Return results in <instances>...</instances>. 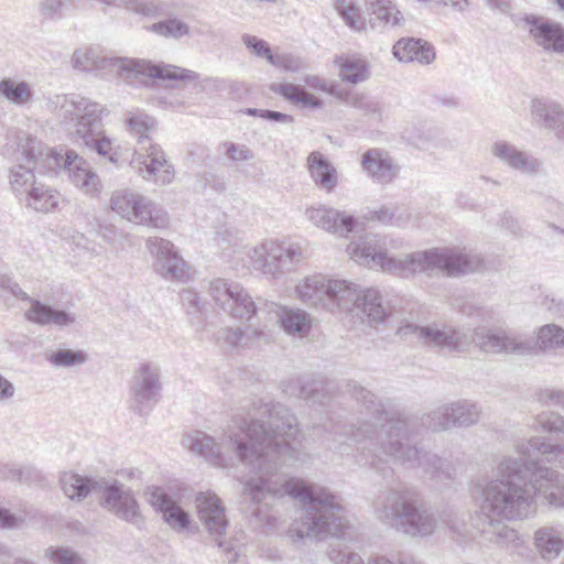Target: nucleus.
Returning a JSON list of instances; mask_svg holds the SVG:
<instances>
[{
    "mask_svg": "<svg viewBox=\"0 0 564 564\" xmlns=\"http://www.w3.org/2000/svg\"><path fill=\"white\" fill-rule=\"evenodd\" d=\"M130 165L143 180L161 185L172 183L175 176L174 167L167 162L164 151L153 142L137 148Z\"/></svg>",
    "mask_w": 564,
    "mask_h": 564,
    "instance_id": "nucleus-19",
    "label": "nucleus"
},
{
    "mask_svg": "<svg viewBox=\"0 0 564 564\" xmlns=\"http://www.w3.org/2000/svg\"><path fill=\"white\" fill-rule=\"evenodd\" d=\"M180 6L174 0H128L127 11L149 19H169L176 14Z\"/></svg>",
    "mask_w": 564,
    "mask_h": 564,
    "instance_id": "nucleus-35",
    "label": "nucleus"
},
{
    "mask_svg": "<svg viewBox=\"0 0 564 564\" xmlns=\"http://www.w3.org/2000/svg\"><path fill=\"white\" fill-rule=\"evenodd\" d=\"M351 397L368 416L359 426L345 432L348 438L360 444L358 464L387 476L388 458L410 468L421 467L435 484H447L455 476L453 464L436 454L423 452L412 445L411 422L394 417L377 395L357 382L347 384Z\"/></svg>",
    "mask_w": 564,
    "mask_h": 564,
    "instance_id": "nucleus-2",
    "label": "nucleus"
},
{
    "mask_svg": "<svg viewBox=\"0 0 564 564\" xmlns=\"http://www.w3.org/2000/svg\"><path fill=\"white\" fill-rule=\"evenodd\" d=\"M180 296L182 304L186 308L188 314H196L202 312L204 305L198 294L194 290H183Z\"/></svg>",
    "mask_w": 564,
    "mask_h": 564,
    "instance_id": "nucleus-54",
    "label": "nucleus"
},
{
    "mask_svg": "<svg viewBox=\"0 0 564 564\" xmlns=\"http://www.w3.org/2000/svg\"><path fill=\"white\" fill-rule=\"evenodd\" d=\"M351 106L367 116L372 117L375 120H382L383 105L365 94H356L351 98Z\"/></svg>",
    "mask_w": 564,
    "mask_h": 564,
    "instance_id": "nucleus-47",
    "label": "nucleus"
},
{
    "mask_svg": "<svg viewBox=\"0 0 564 564\" xmlns=\"http://www.w3.org/2000/svg\"><path fill=\"white\" fill-rule=\"evenodd\" d=\"M218 150L224 152L231 162L250 161L254 158V154L249 147L231 141L221 142Z\"/></svg>",
    "mask_w": 564,
    "mask_h": 564,
    "instance_id": "nucleus-49",
    "label": "nucleus"
},
{
    "mask_svg": "<svg viewBox=\"0 0 564 564\" xmlns=\"http://www.w3.org/2000/svg\"><path fill=\"white\" fill-rule=\"evenodd\" d=\"M106 109L98 102L80 96L65 97L61 105L62 123L76 141L95 151L109 162L118 163V153L112 141L101 130V117Z\"/></svg>",
    "mask_w": 564,
    "mask_h": 564,
    "instance_id": "nucleus-10",
    "label": "nucleus"
},
{
    "mask_svg": "<svg viewBox=\"0 0 564 564\" xmlns=\"http://www.w3.org/2000/svg\"><path fill=\"white\" fill-rule=\"evenodd\" d=\"M62 490L72 500H83L90 494L100 498V506L118 519L141 528L144 523L133 491L117 479L90 478L68 471L61 476Z\"/></svg>",
    "mask_w": 564,
    "mask_h": 564,
    "instance_id": "nucleus-7",
    "label": "nucleus"
},
{
    "mask_svg": "<svg viewBox=\"0 0 564 564\" xmlns=\"http://www.w3.org/2000/svg\"><path fill=\"white\" fill-rule=\"evenodd\" d=\"M523 21L530 26L529 33L539 46L545 51L564 53V28L560 23L533 14L524 15Z\"/></svg>",
    "mask_w": 564,
    "mask_h": 564,
    "instance_id": "nucleus-28",
    "label": "nucleus"
},
{
    "mask_svg": "<svg viewBox=\"0 0 564 564\" xmlns=\"http://www.w3.org/2000/svg\"><path fill=\"white\" fill-rule=\"evenodd\" d=\"M23 518L10 512L8 509L0 507V529L13 530L23 523Z\"/></svg>",
    "mask_w": 564,
    "mask_h": 564,
    "instance_id": "nucleus-57",
    "label": "nucleus"
},
{
    "mask_svg": "<svg viewBox=\"0 0 564 564\" xmlns=\"http://www.w3.org/2000/svg\"><path fill=\"white\" fill-rule=\"evenodd\" d=\"M269 63L293 73L299 72L303 67L302 59L293 54L270 55Z\"/></svg>",
    "mask_w": 564,
    "mask_h": 564,
    "instance_id": "nucleus-52",
    "label": "nucleus"
},
{
    "mask_svg": "<svg viewBox=\"0 0 564 564\" xmlns=\"http://www.w3.org/2000/svg\"><path fill=\"white\" fill-rule=\"evenodd\" d=\"M260 117L269 121H275L281 123H292L294 121V118L291 115L268 109L261 111Z\"/></svg>",
    "mask_w": 564,
    "mask_h": 564,
    "instance_id": "nucleus-60",
    "label": "nucleus"
},
{
    "mask_svg": "<svg viewBox=\"0 0 564 564\" xmlns=\"http://www.w3.org/2000/svg\"><path fill=\"white\" fill-rule=\"evenodd\" d=\"M303 82L306 86L310 88L321 90V91H328L327 83L325 79L321 78L317 75H306L303 78Z\"/></svg>",
    "mask_w": 564,
    "mask_h": 564,
    "instance_id": "nucleus-64",
    "label": "nucleus"
},
{
    "mask_svg": "<svg viewBox=\"0 0 564 564\" xmlns=\"http://www.w3.org/2000/svg\"><path fill=\"white\" fill-rule=\"evenodd\" d=\"M110 209L120 218L156 229L169 227L167 212L158 203L132 188H119L111 193Z\"/></svg>",
    "mask_w": 564,
    "mask_h": 564,
    "instance_id": "nucleus-13",
    "label": "nucleus"
},
{
    "mask_svg": "<svg viewBox=\"0 0 564 564\" xmlns=\"http://www.w3.org/2000/svg\"><path fill=\"white\" fill-rule=\"evenodd\" d=\"M305 215L316 227L339 236L348 235L356 226V219L352 216L344 215L326 206L310 207Z\"/></svg>",
    "mask_w": 564,
    "mask_h": 564,
    "instance_id": "nucleus-29",
    "label": "nucleus"
},
{
    "mask_svg": "<svg viewBox=\"0 0 564 564\" xmlns=\"http://www.w3.org/2000/svg\"><path fill=\"white\" fill-rule=\"evenodd\" d=\"M480 412L477 403L458 400L431 411L423 419V425L432 431H444L452 426H470L479 421Z\"/></svg>",
    "mask_w": 564,
    "mask_h": 564,
    "instance_id": "nucleus-20",
    "label": "nucleus"
},
{
    "mask_svg": "<svg viewBox=\"0 0 564 564\" xmlns=\"http://www.w3.org/2000/svg\"><path fill=\"white\" fill-rule=\"evenodd\" d=\"M131 409L139 415H148L160 401L163 389L161 368L154 362H143L130 380Z\"/></svg>",
    "mask_w": 564,
    "mask_h": 564,
    "instance_id": "nucleus-18",
    "label": "nucleus"
},
{
    "mask_svg": "<svg viewBox=\"0 0 564 564\" xmlns=\"http://www.w3.org/2000/svg\"><path fill=\"white\" fill-rule=\"evenodd\" d=\"M204 186H209L217 193H223L227 189V182L224 176L207 172L204 174Z\"/></svg>",
    "mask_w": 564,
    "mask_h": 564,
    "instance_id": "nucleus-58",
    "label": "nucleus"
},
{
    "mask_svg": "<svg viewBox=\"0 0 564 564\" xmlns=\"http://www.w3.org/2000/svg\"><path fill=\"white\" fill-rule=\"evenodd\" d=\"M283 391L311 404H326L330 395V389L326 383L306 378L289 380L283 383Z\"/></svg>",
    "mask_w": 564,
    "mask_h": 564,
    "instance_id": "nucleus-32",
    "label": "nucleus"
},
{
    "mask_svg": "<svg viewBox=\"0 0 564 564\" xmlns=\"http://www.w3.org/2000/svg\"><path fill=\"white\" fill-rule=\"evenodd\" d=\"M368 13L370 14L369 23L373 29L388 25L395 26L403 20L402 13L397 10L390 0L387 1V3H382L377 8L369 10Z\"/></svg>",
    "mask_w": 564,
    "mask_h": 564,
    "instance_id": "nucleus-42",
    "label": "nucleus"
},
{
    "mask_svg": "<svg viewBox=\"0 0 564 564\" xmlns=\"http://www.w3.org/2000/svg\"><path fill=\"white\" fill-rule=\"evenodd\" d=\"M18 153L21 154V160L32 164L41 173H66L69 181L87 195L97 196L102 189L99 176L74 150L51 149L36 138L28 137L25 142L20 144Z\"/></svg>",
    "mask_w": 564,
    "mask_h": 564,
    "instance_id": "nucleus-8",
    "label": "nucleus"
},
{
    "mask_svg": "<svg viewBox=\"0 0 564 564\" xmlns=\"http://www.w3.org/2000/svg\"><path fill=\"white\" fill-rule=\"evenodd\" d=\"M529 484L535 495L552 507H564V474L544 466L540 459L528 458Z\"/></svg>",
    "mask_w": 564,
    "mask_h": 564,
    "instance_id": "nucleus-21",
    "label": "nucleus"
},
{
    "mask_svg": "<svg viewBox=\"0 0 564 564\" xmlns=\"http://www.w3.org/2000/svg\"><path fill=\"white\" fill-rule=\"evenodd\" d=\"M44 558L52 564H87L79 553L67 546H48L44 551Z\"/></svg>",
    "mask_w": 564,
    "mask_h": 564,
    "instance_id": "nucleus-45",
    "label": "nucleus"
},
{
    "mask_svg": "<svg viewBox=\"0 0 564 564\" xmlns=\"http://www.w3.org/2000/svg\"><path fill=\"white\" fill-rule=\"evenodd\" d=\"M216 245L221 250H227L230 246L235 245V234L232 230L225 229L224 231H218L214 238Z\"/></svg>",
    "mask_w": 564,
    "mask_h": 564,
    "instance_id": "nucleus-61",
    "label": "nucleus"
},
{
    "mask_svg": "<svg viewBox=\"0 0 564 564\" xmlns=\"http://www.w3.org/2000/svg\"><path fill=\"white\" fill-rule=\"evenodd\" d=\"M339 66V76L343 80L358 84L368 79L370 73L365 59L356 56H340L336 58Z\"/></svg>",
    "mask_w": 564,
    "mask_h": 564,
    "instance_id": "nucleus-39",
    "label": "nucleus"
},
{
    "mask_svg": "<svg viewBox=\"0 0 564 564\" xmlns=\"http://www.w3.org/2000/svg\"><path fill=\"white\" fill-rule=\"evenodd\" d=\"M148 30L164 39L181 40L191 34L189 25L175 15L152 23Z\"/></svg>",
    "mask_w": 564,
    "mask_h": 564,
    "instance_id": "nucleus-40",
    "label": "nucleus"
},
{
    "mask_svg": "<svg viewBox=\"0 0 564 564\" xmlns=\"http://www.w3.org/2000/svg\"><path fill=\"white\" fill-rule=\"evenodd\" d=\"M540 401L547 405H555L564 410V391L546 389L541 391Z\"/></svg>",
    "mask_w": 564,
    "mask_h": 564,
    "instance_id": "nucleus-56",
    "label": "nucleus"
},
{
    "mask_svg": "<svg viewBox=\"0 0 564 564\" xmlns=\"http://www.w3.org/2000/svg\"><path fill=\"white\" fill-rule=\"evenodd\" d=\"M242 42L247 48L259 57H264L269 62V56L273 55L269 44L254 35L245 34Z\"/></svg>",
    "mask_w": 564,
    "mask_h": 564,
    "instance_id": "nucleus-53",
    "label": "nucleus"
},
{
    "mask_svg": "<svg viewBox=\"0 0 564 564\" xmlns=\"http://www.w3.org/2000/svg\"><path fill=\"white\" fill-rule=\"evenodd\" d=\"M491 155L510 170L527 176H538L543 162L531 152L521 150L508 140H497L490 147Z\"/></svg>",
    "mask_w": 564,
    "mask_h": 564,
    "instance_id": "nucleus-23",
    "label": "nucleus"
},
{
    "mask_svg": "<svg viewBox=\"0 0 564 564\" xmlns=\"http://www.w3.org/2000/svg\"><path fill=\"white\" fill-rule=\"evenodd\" d=\"M147 249L155 258L153 267L159 274L172 281L186 280L187 265L171 241L160 237H150L147 240Z\"/></svg>",
    "mask_w": 564,
    "mask_h": 564,
    "instance_id": "nucleus-22",
    "label": "nucleus"
},
{
    "mask_svg": "<svg viewBox=\"0 0 564 564\" xmlns=\"http://www.w3.org/2000/svg\"><path fill=\"white\" fill-rule=\"evenodd\" d=\"M495 475L477 484L479 512L474 525L485 541L508 546L518 540V533L503 520H523L535 511L527 456L502 455L497 460Z\"/></svg>",
    "mask_w": 564,
    "mask_h": 564,
    "instance_id": "nucleus-3",
    "label": "nucleus"
},
{
    "mask_svg": "<svg viewBox=\"0 0 564 564\" xmlns=\"http://www.w3.org/2000/svg\"><path fill=\"white\" fill-rule=\"evenodd\" d=\"M14 392L15 388L13 383L0 373V402L11 399Z\"/></svg>",
    "mask_w": 564,
    "mask_h": 564,
    "instance_id": "nucleus-63",
    "label": "nucleus"
},
{
    "mask_svg": "<svg viewBox=\"0 0 564 564\" xmlns=\"http://www.w3.org/2000/svg\"><path fill=\"white\" fill-rule=\"evenodd\" d=\"M216 341L223 348H240L249 343V336L240 327H223L215 334Z\"/></svg>",
    "mask_w": 564,
    "mask_h": 564,
    "instance_id": "nucleus-44",
    "label": "nucleus"
},
{
    "mask_svg": "<svg viewBox=\"0 0 564 564\" xmlns=\"http://www.w3.org/2000/svg\"><path fill=\"white\" fill-rule=\"evenodd\" d=\"M330 279L324 275H313L304 279L296 286L297 297L307 306L326 310Z\"/></svg>",
    "mask_w": 564,
    "mask_h": 564,
    "instance_id": "nucleus-34",
    "label": "nucleus"
},
{
    "mask_svg": "<svg viewBox=\"0 0 564 564\" xmlns=\"http://www.w3.org/2000/svg\"><path fill=\"white\" fill-rule=\"evenodd\" d=\"M334 7L349 28L356 31L364 29L362 21H359L358 8L351 0H335Z\"/></svg>",
    "mask_w": 564,
    "mask_h": 564,
    "instance_id": "nucleus-48",
    "label": "nucleus"
},
{
    "mask_svg": "<svg viewBox=\"0 0 564 564\" xmlns=\"http://www.w3.org/2000/svg\"><path fill=\"white\" fill-rule=\"evenodd\" d=\"M198 518L216 540L226 534L229 524L221 499L212 491L199 492L195 499Z\"/></svg>",
    "mask_w": 564,
    "mask_h": 564,
    "instance_id": "nucleus-27",
    "label": "nucleus"
},
{
    "mask_svg": "<svg viewBox=\"0 0 564 564\" xmlns=\"http://www.w3.org/2000/svg\"><path fill=\"white\" fill-rule=\"evenodd\" d=\"M393 55L400 62H417L429 65L435 59L433 45L422 39L406 37L393 45Z\"/></svg>",
    "mask_w": 564,
    "mask_h": 564,
    "instance_id": "nucleus-33",
    "label": "nucleus"
},
{
    "mask_svg": "<svg viewBox=\"0 0 564 564\" xmlns=\"http://www.w3.org/2000/svg\"><path fill=\"white\" fill-rule=\"evenodd\" d=\"M252 267L264 274L276 278L291 271L304 260V250L299 243L269 240L248 252Z\"/></svg>",
    "mask_w": 564,
    "mask_h": 564,
    "instance_id": "nucleus-16",
    "label": "nucleus"
},
{
    "mask_svg": "<svg viewBox=\"0 0 564 564\" xmlns=\"http://www.w3.org/2000/svg\"><path fill=\"white\" fill-rule=\"evenodd\" d=\"M529 108L532 123L552 131L564 144V106L551 97L539 96L531 99Z\"/></svg>",
    "mask_w": 564,
    "mask_h": 564,
    "instance_id": "nucleus-24",
    "label": "nucleus"
},
{
    "mask_svg": "<svg viewBox=\"0 0 564 564\" xmlns=\"http://www.w3.org/2000/svg\"><path fill=\"white\" fill-rule=\"evenodd\" d=\"M473 343L488 354L535 355L564 347V329L546 324L532 336L501 327L478 326L473 330Z\"/></svg>",
    "mask_w": 564,
    "mask_h": 564,
    "instance_id": "nucleus-9",
    "label": "nucleus"
},
{
    "mask_svg": "<svg viewBox=\"0 0 564 564\" xmlns=\"http://www.w3.org/2000/svg\"><path fill=\"white\" fill-rule=\"evenodd\" d=\"M366 219L378 221L384 226L403 227L410 221V214L400 207L381 206L376 210H370Z\"/></svg>",
    "mask_w": 564,
    "mask_h": 564,
    "instance_id": "nucleus-41",
    "label": "nucleus"
},
{
    "mask_svg": "<svg viewBox=\"0 0 564 564\" xmlns=\"http://www.w3.org/2000/svg\"><path fill=\"white\" fill-rule=\"evenodd\" d=\"M145 497L150 506L162 514L163 521L174 531L182 532L191 524L189 514L175 501L165 488L148 487Z\"/></svg>",
    "mask_w": 564,
    "mask_h": 564,
    "instance_id": "nucleus-25",
    "label": "nucleus"
},
{
    "mask_svg": "<svg viewBox=\"0 0 564 564\" xmlns=\"http://www.w3.org/2000/svg\"><path fill=\"white\" fill-rule=\"evenodd\" d=\"M95 73L101 77L116 75L127 82L139 80L141 84H148L149 80L154 78L166 80H192L196 78L194 72L171 65H155L141 59L100 55Z\"/></svg>",
    "mask_w": 564,
    "mask_h": 564,
    "instance_id": "nucleus-11",
    "label": "nucleus"
},
{
    "mask_svg": "<svg viewBox=\"0 0 564 564\" xmlns=\"http://www.w3.org/2000/svg\"><path fill=\"white\" fill-rule=\"evenodd\" d=\"M21 158L17 152L19 163L10 169L11 188L17 195L25 197L29 207L42 213L53 210L59 200L58 193L37 182L34 166Z\"/></svg>",
    "mask_w": 564,
    "mask_h": 564,
    "instance_id": "nucleus-15",
    "label": "nucleus"
},
{
    "mask_svg": "<svg viewBox=\"0 0 564 564\" xmlns=\"http://www.w3.org/2000/svg\"><path fill=\"white\" fill-rule=\"evenodd\" d=\"M127 123L130 132L138 140V148L152 143L149 138V133L155 128L156 121L154 118L149 117L143 112H137L128 117Z\"/></svg>",
    "mask_w": 564,
    "mask_h": 564,
    "instance_id": "nucleus-43",
    "label": "nucleus"
},
{
    "mask_svg": "<svg viewBox=\"0 0 564 564\" xmlns=\"http://www.w3.org/2000/svg\"><path fill=\"white\" fill-rule=\"evenodd\" d=\"M69 2L70 0H41L39 2L40 14L47 20H61Z\"/></svg>",
    "mask_w": 564,
    "mask_h": 564,
    "instance_id": "nucleus-50",
    "label": "nucleus"
},
{
    "mask_svg": "<svg viewBox=\"0 0 564 564\" xmlns=\"http://www.w3.org/2000/svg\"><path fill=\"white\" fill-rule=\"evenodd\" d=\"M543 305L556 317L564 316V302L561 299L546 296Z\"/></svg>",
    "mask_w": 564,
    "mask_h": 564,
    "instance_id": "nucleus-62",
    "label": "nucleus"
},
{
    "mask_svg": "<svg viewBox=\"0 0 564 564\" xmlns=\"http://www.w3.org/2000/svg\"><path fill=\"white\" fill-rule=\"evenodd\" d=\"M536 423L550 437L519 440L514 445L517 454L532 458L533 453H540L547 462H556L564 467V417L556 412H543L538 415Z\"/></svg>",
    "mask_w": 564,
    "mask_h": 564,
    "instance_id": "nucleus-14",
    "label": "nucleus"
},
{
    "mask_svg": "<svg viewBox=\"0 0 564 564\" xmlns=\"http://www.w3.org/2000/svg\"><path fill=\"white\" fill-rule=\"evenodd\" d=\"M302 440L297 420L285 405L259 401L246 416L234 417L221 443L194 431L183 437V445L215 466L239 462L257 474L246 481L242 497L256 507L250 513L260 520L269 521L267 510L276 498L289 495L301 500L304 509L289 529L291 539L341 538L348 522L340 499L325 488L288 480L279 473L283 465L300 459Z\"/></svg>",
    "mask_w": 564,
    "mask_h": 564,
    "instance_id": "nucleus-1",
    "label": "nucleus"
},
{
    "mask_svg": "<svg viewBox=\"0 0 564 564\" xmlns=\"http://www.w3.org/2000/svg\"><path fill=\"white\" fill-rule=\"evenodd\" d=\"M30 477V469L13 465H0V478L6 480L24 481Z\"/></svg>",
    "mask_w": 564,
    "mask_h": 564,
    "instance_id": "nucleus-55",
    "label": "nucleus"
},
{
    "mask_svg": "<svg viewBox=\"0 0 564 564\" xmlns=\"http://www.w3.org/2000/svg\"><path fill=\"white\" fill-rule=\"evenodd\" d=\"M361 165L368 176L380 184L392 182L400 170L392 158L387 152L379 149L366 151L362 155Z\"/></svg>",
    "mask_w": 564,
    "mask_h": 564,
    "instance_id": "nucleus-31",
    "label": "nucleus"
},
{
    "mask_svg": "<svg viewBox=\"0 0 564 564\" xmlns=\"http://www.w3.org/2000/svg\"><path fill=\"white\" fill-rule=\"evenodd\" d=\"M47 360L55 367H72L83 365L87 360V354L83 350L57 349L47 356Z\"/></svg>",
    "mask_w": 564,
    "mask_h": 564,
    "instance_id": "nucleus-46",
    "label": "nucleus"
},
{
    "mask_svg": "<svg viewBox=\"0 0 564 564\" xmlns=\"http://www.w3.org/2000/svg\"><path fill=\"white\" fill-rule=\"evenodd\" d=\"M99 234L101 238L109 243H117L120 241L123 237L122 231H120L116 226L113 225H100L99 227Z\"/></svg>",
    "mask_w": 564,
    "mask_h": 564,
    "instance_id": "nucleus-59",
    "label": "nucleus"
},
{
    "mask_svg": "<svg viewBox=\"0 0 564 564\" xmlns=\"http://www.w3.org/2000/svg\"><path fill=\"white\" fill-rule=\"evenodd\" d=\"M8 290L15 297L31 302V307L25 313V316L32 323L39 325H55L58 327H64L76 322V315L73 313L57 310L51 305L40 302L39 300H31L29 295L15 282L8 285Z\"/></svg>",
    "mask_w": 564,
    "mask_h": 564,
    "instance_id": "nucleus-26",
    "label": "nucleus"
},
{
    "mask_svg": "<svg viewBox=\"0 0 564 564\" xmlns=\"http://www.w3.org/2000/svg\"><path fill=\"white\" fill-rule=\"evenodd\" d=\"M99 54L95 50H78L72 56L75 68L84 72H95Z\"/></svg>",
    "mask_w": 564,
    "mask_h": 564,
    "instance_id": "nucleus-51",
    "label": "nucleus"
},
{
    "mask_svg": "<svg viewBox=\"0 0 564 564\" xmlns=\"http://www.w3.org/2000/svg\"><path fill=\"white\" fill-rule=\"evenodd\" d=\"M0 95L15 106H25L33 100L34 91L24 80L3 78L0 80Z\"/></svg>",
    "mask_w": 564,
    "mask_h": 564,
    "instance_id": "nucleus-38",
    "label": "nucleus"
},
{
    "mask_svg": "<svg viewBox=\"0 0 564 564\" xmlns=\"http://www.w3.org/2000/svg\"><path fill=\"white\" fill-rule=\"evenodd\" d=\"M209 295L220 310L235 318L249 322L257 314H267L270 319H276L288 334L303 336L311 329V318L306 312L263 299L254 302L237 282L215 279L209 283Z\"/></svg>",
    "mask_w": 564,
    "mask_h": 564,
    "instance_id": "nucleus-5",
    "label": "nucleus"
},
{
    "mask_svg": "<svg viewBox=\"0 0 564 564\" xmlns=\"http://www.w3.org/2000/svg\"><path fill=\"white\" fill-rule=\"evenodd\" d=\"M271 90L302 109H318L323 106L319 98L310 94L300 85L291 83L272 84Z\"/></svg>",
    "mask_w": 564,
    "mask_h": 564,
    "instance_id": "nucleus-37",
    "label": "nucleus"
},
{
    "mask_svg": "<svg viewBox=\"0 0 564 564\" xmlns=\"http://www.w3.org/2000/svg\"><path fill=\"white\" fill-rule=\"evenodd\" d=\"M533 546L544 561L557 558L564 550V528L547 523L533 533Z\"/></svg>",
    "mask_w": 564,
    "mask_h": 564,
    "instance_id": "nucleus-30",
    "label": "nucleus"
},
{
    "mask_svg": "<svg viewBox=\"0 0 564 564\" xmlns=\"http://www.w3.org/2000/svg\"><path fill=\"white\" fill-rule=\"evenodd\" d=\"M326 311L356 312L364 314L369 323H380L386 316L382 297L378 290L360 291L358 285L347 280L330 279Z\"/></svg>",
    "mask_w": 564,
    "mask_h": 564,
    "instance_id": "nucleus-12",
    "label": "nucleus"
},
{
    "mask_svg": "<svg viewBox=\"0 0 564 564\" xmlns=\"http://www.w3.org/2000/svg\"><path fill=\"white\" fill-rule=\"evenodd\" d=\"M349 257L371 269L381 270L402 278L417 272L440 270L448 276H459L477 271L482 265L479 256L463 250L431 249L408 253L403 257L389 256L379 245L375 235L360 237L347 246Z\"/></svg>",
    "mask_w": 564,
    "mask_h": 564,
    "instance_id": "nucleus-4",
    "label": "nucleus"
},
{
    "mask_svg": "<svg viewBox=\"0 0 564 564\" xmlns=\"http://www.w3.org/2000/svg\"><path fill=\"white\" fill-rule=\"evenodd\" d=\"M377 517L383 524L411 538L430 536L444 522L454 532L463 533L454 521L441 520L411 488L391 489L377 509Z\"/></svg>",
    "mask_w": 564,
    "mask_h": 564,
    "instance_id": "nucleus-6",
    "label": "nucleus"
},
{
    "mask_svg": "<svg viewBox=\"0 0 564 564\" xmlns=\"http://www.w3.org/2000/svg\"><path fill=\"white\" fill-rule=\"evenodd\" d=\"M307 164L311 176L316 185L327 192H330L336 186V170L321 152H312L307 158Z\"/></svg>",
    "mask_w": 564,
    "mask_h": 564,
    "instance_id": "nucleus-36",
    "label": "nucleus"
},
{
    "mask_svg": "<svg viewBox=\"0 0 564 564\" xmlns=\"http://www.w3.org/2000/svg\"><path fill=\"white\" fill-rule=\"evenodd\" d=\"M398 334L402 338L415 336L424 345L438 348L448 352L465 351L470 343H473V334L463 328L451 325L419 326L408 323L398 329Z\"/></svg>",
    "mask_w": 564,
    "mask_h": 564,
    "instance_id": "nucleus-17",
    "label": "nucleus"
}]
</instances>
